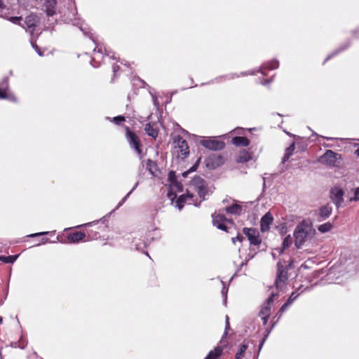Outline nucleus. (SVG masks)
I'll return each instance as SVG.
<instances>
[{
	"mask_svg": "<svg viewBox=\"0 0 359 359\" xmlns=\"http://www.w3.org/2000/svg\"><path fill=\"white\" fill-rule=\"evenodd\" d=\"M332 211V208L329 205H325L324 206H322L318 212L316 214V218L318 222H322L327 218H328Z\"/></svg>",
	"mask_w": 359,
	"mask_h": 359,
	"instance_id": "4468645a",
	"label": "nucleus"
},
{
	"mask_svg": "<svg viewBox=\"0 0 359 359\" xmlns=\"http://www.w3.org/2000/svg\"><path fill=\"white\" fill-rule=\"evenodd\" d=\"M57 0H46L44 3L45 11L48 15L52 16L55 13Z\"/></svg>",
	"mask_w": 359,
	"mask_h": 359,
	"instance_id": "f3484780",
	"label": "nucleus"
},
{
	"mask_svg": "<svg viewBox=\"0 0 359 359\" xmlns=\"http://www.w3.org/2000/svg\"><path fill=\"white\" fill-rule=\"evenodd\" d=\"M201 144L208 149L214 151L222 150L224 148L225 146L222 141L212 139L201 140Z\"/></svg>",
	"mask_w": 359,
	"mask_h": 359,
	"instance_id": "1a4fd4ad",
	"label": "nucleus"
},
{
	"mask_svg": "<svg viewBox=\"0 0 359 359\" xmlns=\"http://www.w3.org/2000/svg\"><path fill=\"white\" fill-rule=\"evenodd\" d=\"M264 341L260 344L259 349L262 348V346L263 345Z\"/></svg>",
	"mask_w": 359,
	"mask_h": 359,
	"instance_id": "8fccbe9b",
	"label": "nucleus"
},
{
	"mask_svg": "<svg viewBox=\"0 0 359 359\" xmlns=\"http://www.w3.org/2000/svg\"><path fill=\"white\" fill-rule=\"evenodd\" d=\"M5 7V5L4 4L3 0H0V8H4Z\"/></svg>",
	"mask_w": 359,
	"mask_h": 359,
	"instance_id": "37998d69",
	"label": "nucleus"
},
{
	"mask_svg": "<svg viewBox=\"0 0 359 359\" xmlns=\"http://www.w3.org/2000/svg\"><path fill=\"white\" fill-rule=\"evenodd\" d=\"M235 359H241V358H236V357H235Z\"/></svg>",
	"mask_w": 359,
	"mask_h": 359,
	"instance_id": "864d4df0",
	"label": "nucleus"
},
{
	"mask_svg": "<svg viewBox=\"0 0 359 359\" xmlns=\"http://www.w3.org/2000/svg\"><path fill=\"white\" fill-rule=\"evenodd\" d=\"M196 168H197V165H196V164H195V165H193V166H192L189 170H187V171L184 172L182 173V176H183L184 177H187V175H188L190 172L195 171V170H196Z\"/></svg>",
	"mask_w": 359,
	"mask_h": 359,
	"instance_id": "473e14b6",
	"label": "nucleus"
},
{
	"mask_svg": "<svg viewBox=\"0 0 359 359\" xmlns=\"http://www.w3.org/2000/svg\"><path fill=\"white\" fill-rule=\"evenodd\" d=\"M248 344L243 343V344H241L240 348L236 353V358L242 359V358L244 356L245 352L248 348Z\"/></svg>",
	"mask_w": 359,
	"mask_h": 359,
	"instance_id": "bb28decb",
	"label": "nucleus"
},
{
	"mask_svg": "<svg viewBox=\"0 0 359 359\" xmlns=\"http://www.w3.org/2000/svg\"><path fill=\"white\" fill-rule=\"evenodd\" d=\"M138 185V182H137L135 184V185L133 187V188L131 189L130 191H129L126 196L119 202L118 205V208L121 206L124 203L125 201H126V199L128 198V197L130 196V194L135 190V189L137 187Z\"/></svg>",
	"mask_w": 359,
	"mask_h": 359,
	"instance_id": "c756f323",
	"label": "nucleus"
},
{
	"mask_svg": "<svg viewBox=\"0 0 359 359\" xmlns=\"http://www.w3.org/2000/svg\"><path fill=\"white\" fill-rule=\"evenodd\" d=\"M272 256L273 258H275V254L274 253H272Z\"/></svg>",
	"mask_w": 359,
	"mask_h": 359,
	"instance_id": "603ef678",
	"label": "nucleus"
},
{
	"mask_svg": "<svg viewBox=\"0 0 359 359\" xmlns=\"http://www.w3.org/2000/svg\"><path fill=\"white\" fill-rule=\"evenodd\" d=\"M173 144L175 149H177V152L180 154L182 158L186 157L189 154V151L187 142L180 135L174 137Z\"/></svg>",
	"mask_w": 359,
	"mask_h": 359,
	"instance_id": "0eeeda50",
	"label": "nucleus"
},
{
	"mask_svg": "<svg viewBox=\"0 0 359 359\" xmlns=\"http://www.w3.org/2000/svg\"><path fill=\"white\" fill-rule=\"evenodd\" d=\"M118 69H119L118 66H114L113 67V70H114V72H116Z\"/></svg>",
	"mask_w": 359,
	"mask_h": 359,
	"instance_id": "c03bdc74",
	"label": "nucleus"
},
{
	"mask_svg": "<svg viewBox=\"0 0 359 359\" xmlns=\"http://www.w3.org/2000/svg\"><path fill=\"white\" fill-rule=\"evenodd\" d=\"M278 297V294L272 293L271 296L267 299L265 303L261 307L259 313V316L270 317L271 315V305L273 304L275 297Z\"/></svg>",
	"mask_w": 359,
	"mask_h": 359,
	"instance_id": "9b49d317",
	"label": "nucleus"
},
{
	"mask_svg": "<svg viewBox=\"0 0 359 359\" xmlns=\"http://www.w3.org/2000/svg\"><path fill=\"white\" fill-rule=\"evenodd\" d=\"M144 130L149 136L154 138H156L158 135V130L156 123H147Z\"/></svg>",
	"mask_w": 359,
	"mask_h": 359,
	"instance_id": "6ab92c4d",
	"label": "nucleus"
},
{
	"mask_svg": "<svg viewBox=\"0 0 359 359\" xmlns=\"http://www.w3.org/2000/svg\"><path fill=\"white\" fill-rule=\"evenodd\" d=\"M341 154L336 153L332 150H327L325 153L320 157V161L327 166H337V161L341 159Z\"/></svg>",
	"mask_w": 359,
	"mask_h": 359,
	"instance_id": "20e7f679",
	"label": "nucleus"
},
{
	"mask_svg": "<svg viewBox=\"0 0 359 359\" xmlns=\"http://www.w3.org/2000/svg\"><path fill=\"white\" fill-rule=\"evenodd\" d=\"M212 217L213 225L217 226L219 229L223 230L224 231H228V227L226 225V223H229L231 225L233 224V222L231 219H228L223 214L219 212L213 213L212 215Z\"/></svg>",
	"mask_w": 359,
	"mask_h": 359,
	"instance_id": "423d86ee",
	"label": "nucleus"
},
{
	"mask_svg": "<svg viewBox=\"0 0 359 359\" xmlns=\"http://www.w3.org/2000/svg\"><path fill=\"white\" fill-rule=\"evenodd\" d=\"M2 321H3V319H2V318L0 316V324L2 323Z\"/></svg>",
	"mask_w": 359,
	"mask_h": 359,
	"instance_id": "3c124183",
	"label": "nucleus"
},
{
	"mask_svg": "<svg viewBox=\"0 0 359 359\" xmlns=\"http://www.w3.org/2000/svg\"><path fill=\"white\" fill-rule=\"evenodd\" d=\"M168 177L172 186L176 187L179 191H182V186L177 182L174 172L170 171Z\"/></svg>",
	"mask_w": 359,
	"mask_h": 359,
	"instance_id": "b1692460",
	"label": "nucleus"
},
{
	"mask_svg": "<svg viewBox=\"0 0 359 359\" xmlns=\"http://www.w3.org/2000/svg\"><path fill=\"white\" fill-rule=\"evenodd\" d=\"M191 190H194L197 192L201 198L200 203L205 200V197L208 191L207 185L204 179L200 176H195L192 179L187 194L181 195L177 201V206L179 209H182L183 208V203H184V202L191 201L194 197V194L191 193Z\"/></svg>",
	"mask_w": 359,
	"mask_h": 359,
	"instance_id": "f257e3e1",
	"label": "nucleus"
},
{
	"mask_svg": "<svg viewBox=\"0 0 359 359\" xmlns=\"http://www.w3.org/2000/svg\"><path fill=\"white\" fill-rule=\"evenodd\" d=\"M344 191L342 189L339 188H334L331 190V198L334 203L337 207H339L342 203Z\"/></svg>",
	"mask_w": 359,
	"mask_h": 359,
	"instance_id": "f8f14e48",
	"label": "nucleus"
},
{
	"mask_svg": "<svg viewBox=\"0 0 359 359\" xmlns=\"http://www.w3.org/2000/svg\"><path fill=\"white\" fill-rule=\"evenodd\" d=\"M21 20L22 17H11L8 18L9 21L17 25H20Z\"/></svg>",
	"mask_w": 359,
	"mask_h": 359,
	"instance_id": "2f4dec72",
	"label": "nucleus"
},
{
	"mask_svg": "<svg viewBox=\"0 0 359 359\" xmlns=\"http://www.w3.org/2000/svg\"><path fill=\"white\" fill-rule=\"evenodd\" d=\"M262 320H263V324L265 325H266L267 322H268V320H269V317H266V316H262L261 317Z\"/></svg>",
	"mask_w": 359,
	"mask_h": 359,
	"instance_id": "a19ab883",
	"label": "nucleus"
},
{
	"mask_svg": "<svg viewBox=\"0 0 359 359\" xmlns=\"http://www.w3.org/2000/svg\"><path fill=\"white\" fill-rule=\"evenodd\" d=\"M243 233L248 237L250 245H259L261 243L258 231L252 228H244Z\"/></svg>",
	"mask_w": 359,
	"mask_h": 359,
	"instance_id": "6e6552de",
	"label": "nucleus"
},
{
	"mask_svg": "<svg viewBox=\"0 0 359 359\" xmlns=\"http://www.w3.org/2000/svg\"><path fill=\"white\" fill-rule=\"evenodd\" d=\"M224 163L223 157L217 154L210 155L205 160V164L209 169H215Z\"/></svg>",
	"mask_w": 359,
	"mask_h": 359,
	"instance_id": "9d476101",
	"label": "nucleus"
},
{
	"mask_svg": "<svg viewBox=\"0 0 359 359\" xmlns=\"http://www.w3.org/2000/svg\"><path fill=\"white\" fill-rule=\"evenodd\" d=\"M333 227V225L330 222H326L323 224L318 227V230L321 233H326L330 231Z\"/></svg>",
	"mask_w": 359,
	"mask_h": 359,
	"instance_id": "a878e982",
	"label": "nucleus"
},
{
	"mask_svg": "<svg viewBox=\"0 0 359 359\" xmlns=\"http://www.w3.org/2000/svg\"><path fill=\"white\" fill-rule=\"evenodd\" d=\"M313 233L314 230L311 224L303 221L296 227L294 232L295 246L300 248L307 240L313 236Z\"/></svg>",
	"mask_w": 359,
	"mask_h": 359,
	"instance_id": "f03ea898",
	"label": "nucleus"
},
{
	"mask_svg": "<svg viewBox=\"0 0 359 359\" xmlns=\"http://www.w3.org/2000/svg\"><path fill=\"white\" fill-rule=\"evenodd\" d=\"M243 239V237L241 235L238 234L236 237L232 238L231 241H232V243L235 244L236 241H238L239 242H242Z\"/></svg>",
	"mask_w": 359,
	"mask_h": 359,
	"instance_id": "e433bc0d",
	"label": "nucleus"
},
{
	"mask_svg": "<svg viewBox=\"0 0 359 359\" xmlns=\"http://www.w3.org/2000/svg\"><path fill=\"white\" fill-rule=\"evenodd\" d=\"M48 232H40V233H32L31 235H29V236L30 237H35V236H42V235H45V234H47Z\"/></svg>",
	"mask_w": 359,
	"mask_h": 359,
	"instance_id": "58836bf2",
	"label": "nucleus"
},
{
	"mask_svg": "<svg viewBox=\"0 0 359 359\" xmlns=\"http://www.w3.org/2000/svg\"><path fill=\"white\" fill-rule=\"evenodd\" d=\"M7 97V92L6 89L0 88V99H6Z\"/></svg>",
	"mask_w": 359,
	"mask_h": 359,
	"instance_id": "c9c22d12",
	"label": "nucleus"
},
{
	"mask_svg": "<svg viewBox=\"0 0 359 359\" xmlns=\"http://www.w3.org/2000/svg\"><path fill=\"white\" fill-rule=\"evenodd\" d=\"M355 154L359 156V147L355 151Z\"/></svg>",
	"mask_w": 359,
	"mask_h": 359,
	"instance_id": "49530a36",
	"label": "nucleus"
},
{
	"mask_svg": "<svg viewBox=\"0 0 359 359\" xmlns=\"http://www.w3.org/2000/svg\"><path fill=\"white\" fill-rule=\"evenodd\" d=\"M225 211L229 214L239 215L242 211V207L238 204H233L231 206L226 207L225 208Z\"/></svg>",
	"mask_w": 359,
	"mask_h": 359,
	"instance_id": "412c9836",
	"label": "nucleus"
},
{
	"mask_svg": "<svg viewBox=\"0 0 359 359\" xmlns=\"http://www.w3.org/2000/svg\"><path fill=\"white\" fill-rule=\"evenodd\" d=\"M90 223H88V224H83V225H79V226H78V227H81V226H88V225H90Z\"/></svg>",
	"mask_w": 359,
	"mask_h": 359,
	"instance_id": "de8ad7c7",
	"label": "nucleus"
},
{
	"mask_svg": "<svg viewBox=\"0 0 359 359\" xmlns=\"http://www.w3.org/2000/svg\"><path fill=\"white\" fill-rule=\"evenodd\" d=\"M222 352V348L217 347L213 351H211L205 359H217L221 355Z\"/></svg>",
	"mask_w": 359,
	"mask_h": 359,
	"instance_id": "5701e85b",
	"label": "nucleus"
},
{
	"mask_svg": "<svg viewBox=\"0 0 359 359\" xmlns=\"http://www.w3.org/2000/svg\"><path fill=\"white\" fill-rule=\"evenodd\" d=\"M187 203H189V204H193L194 203V205H196V203H194L193 198L191 201H187Z\"/></svg>",
	"mask_w": 359,
	"mask_h": 359,
	"instance_id": "a18cd8bd",
	"label": "nucleus"
},
{
	"mask_svg": "<svg viewBox=\"0 0 359 359\" xmlns=\"http://www.w3.org/2000/svg\"><path fill=\"white\" fill-rule=\"evenodd\" d=\"M230 329V324H229V322H226V324H225V331H224V333L222 336V338L220 341V343L221 344H224L222 345V347H219L220 348H222L226 346V344L224 342V338L226 337V334H227V331Z\"/></svg>",
	"mask_w": 359,
	"mask_h": 359,
	"instance_id": "c85d7f7f",
	"label": "nucleus"
},
{
	"mask_svg": "<svg viewBox=\"0 0 359 359\" xmlns=\"http://www.w3.org/2000/svg\"><path fill=\"white\" fill-rule=\"evenodd\" d=\"M39 21V18L37 15L31 14L26 17L25 20V24L26 25L27 29H29L31 34L34 33V31L35 29L36 23Z\"/></svg>",
	"mask_w": 359,
	"mask_h": 359,
	"instance_id": "2eb2a0df",
	"label": "nucleus"
},
{
	"mask_svg": "<svg viewBox=\"0 0 359 359\" xmlns=\"http://www.w3.org/2000/svg\"><path fill=\"white\" fill-rule=\"evenodd\" d=\"M226 322H229V318L228 316H226V320H225V323Z\"/></svg>",
	"mask_w": 359,
	"mask_h": 359,
	"instance_id": "09e8293b",
	"label": "nucleus"
},
{
	"mask_svg": "<svg viewBox=\"0 0 359 359\" xmlns=\"http://www.w3.org/2000/svg\"><path fill=\"white\" fill-rule=\"evenodd\" d=\"M33 47L35 48V50L37 51V53H39V55L40 56L43 55L42 53L40 51V50L37 46L33 44Z\"/></svg>",
	"mask_w": 359,
	"mask_h": 359,
	"instance_id": "79ce46f5",
	"label": "nucleus"
},
{
	"mask_svg": "<svg viewBox=\"0 0 359 359\" xmlns=\"http://www.w3.org/2000/svg\"><path fill=\"white\" fill-rule=\"evenodd\" d=\"M351 200L359 201V187L355 190V196Z\"/></svg>",
	"mask_w": 359,
	"mask_h": 359,
	"instance_id": "4c0bfd02",
	"label": "nucleus"
},
{
	"mask_svg": "<svg viewBox=\"0 0 359 359\" xmlns=\"http://www.w3.org/2000/svg\"><path fill=\"white\" fill-rule=\"evenodd\" d=\"M86 237L85 233L81 231H76L72 233H69L67 236V241L70 243H76L79 241L84 240Z\"/></svg>",
	"mask_w": 359,
	"mask_h": 359,
	"instance_id": "dca6fc26",
	"label": "nucleus"
},
{
	"mask_svg": "<svg viewBox=\"0 0 359 359\" xmlns=\"http://www.w3.org/2000/svg\"><path fill=\"white\" fill-rule=\"evenodd\" d=\"M278 67V62H272L271 64V66L269 67L270 69H276Z\"/></svg>",
	"mask_w": 359,
	"mask_h": 359,
	"instance_id": "ea45409f",
	"label": "nucleus"
},
{
	"mask_svg": "<svg viewBox=\"0 0 359 359\" xmlns=\"http://www.w3.org/2000/svg\"><path fill=\"white\" fill-rule=\"evenodd\" d=\"M297 296L295 292H292L286 302L290 305L297 299Z\"/></svg>",
	"mask_w": 359,
	"mask_h": 359,
	"instance_id": "72a5a7b5",
	"label": "nucleus"
},
{
	"mask_svg": "<svg viewBox=\"0 0 359 359\" xmlns=\"http://www.w3.org/2000/svg\"><path fill=\"white\" fill-rule=\"evenodd\" d=\"M290 306V304L287 302H285L280 309L278 316L277 318V321L280 318L282 313L287 309V306Z\"/></svg>",
	"mask_w": 359,
	"mask_h": 359,
	"instance_id": "7c9ffc66",
	"label": "nucleus"
},
{
	"mask_svg": "<svg viewBox=\"0 0 359 359\" xmlns=\"http://www.w3.org/2000/svg\"><path fill=\"white\" fill-rule=\"evenodd\" d=\"M287 266H285L280 261L278 262L275 282L277 289L281 288L287 280Z\"/></svg>",
	"mask_w": 359,
	"mask_h": 359,
	"instance_id": "7ed1b4c3",
	"label": "nucleus"
},
{
	"mask_svg": "<svg viewBox=\"0 0 359 359\" xmlns=\"http://www.w3.org/2000/svg\"><path fill=\"white\" fill-rule=\"evenodd\" d=\"M18 257V255H11V256H0V261H2L4 263H13L16 259Z\"/></svg>",
	"mask_w": 359,
	"mask_h": 359,
	"instance_id": "cd10ccee",
	"label": "nucleus"
},
{
	"mask_svg": "<svg viewBox=\"0 0 359 359\" xmlns=\"http://www.w3.org/2000/svg\"><path fill=\"white\" fill-rule=\"evenodd\" d=\"M252 159V156L245 149L240 151L239 154L236 157L237 163H247Z\"/></svg>",
	"mask_w": 359,
	"mask_h": 359,
	"instance_id": "a211bd4d",
	"label": "nucleus"
},
{
	"mask_svg": "<svg viewBox=\"0 0 359 359\" xmlns=\"http://www.w3.org/2000/svg\"><path fill=\"white\" fill-rule=\"evenodd\" d=\"M126 138L130 147L136 151L140 158H142V151L140 148V141L138 136L132 132L128 127L126 128Z\"/></svg>",
	"mask_w": 359,
	"mask_h": 359,
	"instance_id": "39448f33",
	"label": "nucleus"
},
{
	"mask_svg": "<svg viewBox=\"0 0 359 359\" xmlns=\"http://www.w3.org/2000/svg\"><path fill=\"white\" fill-rule=\"evenodd\" d=\"M273 221V216L270 212H266L261 219L260 221V229L262 232L267 231L270 225Z\"/></svg>",
	"mask_w": 359,
	"mask_h": 359,
	"instance_id": "ddd939ff",
	"label": "nucleus"
},
{
	"mask_svg": "<svg viewBox=\"0 0 359 359\" xmlns=\"http://www.w3.org/2000/svg\"><path fill=\"white\" fill-rule=\"evenodd\" d=\"M125 121V117L123 116H118L114 118V122L116 124H119L121 122Z\"/></svg>",
	"mask_w": 359,
	"mask_h": 359,
	"instance_id": "f704fd0d",
	"label": "nucleus"
},
{
	"mask_svg": "<svg viewBox=\"0 0 359 359\" xmlns=\"http://www.w3.org/2000/svg\"><path fill=\"white\" fill-rule=\"evenodd\" d=\"M292 237L288 235L287 236H286L283 241V248L279 250L278 252L279 254H283V251L287 249V248H289L290 246V245L292 244Z\"/></svg>",
	"mask_w": 359,
	"mask_h": 359,
	"instance_id": "393cba45",
	"label": "nucleus"
},
{
	"mask_svg": "<svg viewBox=\"0 0 359 359\" xmlns=\"http://www.w3.org/2000/svg\"><path fill=\"white\" fill-rule=\"evenodd\" d=\"M294 148H295V144L293 142L292 144H291L286 149H285V155L283 158V163H285L286 161H287L289 160V158H290V156L292 155L293 154V151L294 150Z\"/></svg>",
	"mask_w": 359,
	"mask_h": 359,
	"instance_id": "4be33fe9",
	"label": "nucleus"
},
{
	"mask_svg": "<svg viewBox=\"0 0 359 359\" xmlns=\"http://www.w3.org/2000/svg\"><path fill=\"white\" fill-rule=\"evenodd\" d=\"M231 142L237 147H247L250 144V141L247 137L241 136L233 137Z\"/></svg>",
	"mask_w": 359,
	"mask_h": 359,
	"instance_id": "aec40b11",
	"label": "nucleus"
}]
</instances>
